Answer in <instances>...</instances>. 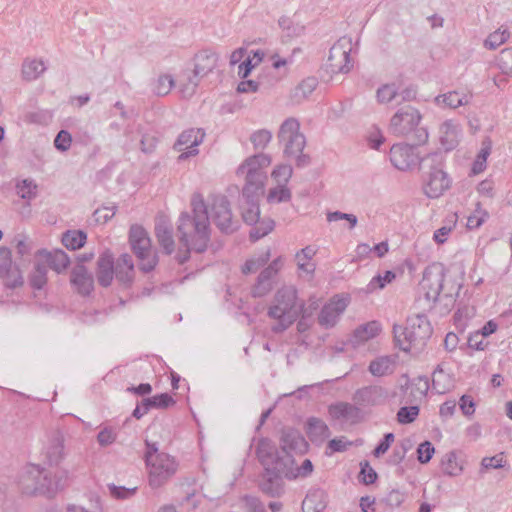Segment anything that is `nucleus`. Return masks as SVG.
I'll return each instance as SVG.
<instances>
[{"label":"nucleus","instance_id":"obj_1","mask_svg":"<svg viewBox=\"0 0 512 512\" xmlns=\"http://www.w3.org/2000/svg\"><path fill=\"white\" fill-rule=\"evenodd\" d=\"M192 207L193 214L182 213L178 221L179 240L185 248L176 255L179 264L189 259L191 250L198 253L206 250L210 241V218L223 233L230 234L237 229V221L233 220L229 201L224 196L213 198L210 216L202 198L194 197Z\"/></svg>","mask_w":512,"mask_h":512},{"label":"nucleus","instance_id":"obj_2","mask_svg":"<svg viewBox=\"0 0 512 512\" xmlns=\"http://www.w3.org/2000/svg\"><path fill=\"white\" fill-rule=\"evenodd\" d=\"M433 333L432 326L424 314L409 316L406 325L393 326L396 345L404 352L421 351Z\"/></svg>","mask_w":512,"mask_h":512},{"label":"nucleus","instance_id":"obj_3","mask_svg":"<svg viewBox=\"0 0 512 512\" xmlns=\"http://www.w3.org/2000/svg\"><path fill=\"white\" fill-rule=\"evenodd\" d=\"M289 452L278 451L273 443L268 439L259 440L256 448V456L264 467V473L260 482L261 490L270 495L278 496L281 493V479L278 466L280 460Z\"/></svg>","mask_w":512,"mask_h":512},{"label":"nucleus","instance_id":"obj_4","mask_svg":"<svg viewBox=\"0 0 512 512\" xmlns=\"http://www.w3.org/2000/svg\"><path fill=\"white\" fill-rule=\"evenodd\" d=\"M304 307L297 299V290L293 286L280 288L274 297V303L268 310V316L277 319L272 327L275 333H281L289 328L298 318Z\"/></svg>","mask_w":512,"mask_h":512},{"label":"nucleus","instance_id":"obj_5","mask_svg":"<svg viewBox=\"0 0 512 512\" xmlns=\"http://www.w3.org/2000/svg\"><path fill=\"white\" fill-rule=\"evenodd\" d=\"M145 445L144 458L148 470V483L151 488L158 489L176 474L178 463L171 455L160 452L157 443L146 440Z\"/></svg>","mask_w":512,"mask_h":512},{"label":"nucleus","instance_id":"obj_6","mask_svg":"<svg viewBox=\"0 0 512 512\" xmlns=\"http://www.w3.org/2000/svg\"><path fill=\"white\" fill-rule=\"evenodd\" d=\"M19 486L26 495L53 496L63 488L60 480L52 478L50 471L39 465L28 464L20 472Z\"/></svg>","mask_w":512,"mask_h":512},{"label":"nucleus","instance_id":"obj_7","mask_svg":"<svg viewBox=\"0 0 512 512\" xmlns=\"http://www.w3.org/2000/svg\"><path fill=\"white\" fill-rule=\"evenodd\" d=\"M277 138L283 146V153L288 158H295L298 167L310 163V157L303 154L306 145L305 136L300 132V123L295 118H287L280 126Z\"/></svg>","mask_w":512,"mask_h":512},{"label":"nucleus","instance_id":"obj_8","mask_svg":"<svg viewBox=\"0 0 512 512\" xmlns=\"http://www.w3.org/2000/svg\"><path fill=\"white\" fill-rule=\"evenodd\" d=\"M218 55L211 50H202L194 56V68L180 76V91L185 98L193 96L200 81L217 66Z\"/></svg>","mask_w":512,"mask_h":512},{"label":"nucleus","instance_id":"obj_9","mask_svg":"<svg viewBox=\"0 0 512 512\" xmlns=\"http://www.w3.org/2000/svg\"><path fill=\"white\" fill-rule=\"evenodd\" d=\"M129 241L133 252L140 260V270L145 273L152 271L158 263V256L151 248V239L147 231L139 225H132Z\"/></svg>","mask_w":512,"mask_h":512},{"label":"nucleus","instance_id":"obj_10","mask_svg":"<svg viewBox=\"0 0 512 512\" xmlns=\"http://www.w3.org/2000/svg\"><path fill=\"white\" fill-rule=\"evenodd\" d=\"M396 395L395 391H390L388 388L379 385L372 384L363 386L357 389L352 400L355 404L362 408H372L385 405Z\"/></svg>","mask_w":512,"mask_h":512},{"label":"nucleus","instance_id":"obj_11","mask_svg":"<svg viewBox=\"0 0 512 512\" xmlns=\"http://www.w3.org/2000/svg\"><path fill=\"white\" fill-rule=\"evenodd\" d=\"M422 116L416 108L405 106L400 108L390 120V130L396 136H407L419 125Z\"/></svg>","mask_w":512,"mask_h":512},{"label":"nucleus","instance_id":"obj_12","mask_svg":"<svg viewBox=\"0 0 512 512\" xmlns=\"http://www.w3.org/2000/svg\"><path fill=\"white\" fill-rule=\"evenodd\" d=\"M205 132L201 128H190L183 131L174 144V149L180 151L179 161H185L189 157L199 153L197 147L203 142Z\"/></svg>","mask_w":512,"mask_h":512},{"label":"nucleus","instance_id":"obj_13","mask_svg":"<svg viewBox=\"0 0 512 512\" xmlns=\"http://www.w3.org/2000/svg\"><path fill=\"white\" fill-rule=\"evenodd\" d=\"M389 156L392 165L401 171L416 167L421 160L414 146L406 143L394 144L390 149Z\"/></svg>","mask_w":512,"mask_h":512},{"label":"nucleus","instance_id":"obj_14","mask_svg":"<svg viewBox=\"0 0 512 512\" xmlns=\"http://www.w3.org/2000/svg\"><path fill=\"white\" fill-rule=\"evenodd\" d=\"M328 414L334 421L355 425L364 420L361 407L355 402H336L328 406Z\"/></svg>","mask_w":512,"mask_h":512},{"label":"nucleus","instance_id":"obj_15","mask_svg":"<svg viewBox=\"0 0 512 512\" xmlns=\"http://www.w3.org/2000/svg\"><path fill=\"white\" fill-rule=\"evenodd\" d=\"M347 297L335 295L321 309L318 323L325 329L334 327L348 306Z\"/></svg>","mask_w":512,"mask_h":512},{"label":"nucleus","instance_id":"obj_16","mask_svg":"<svg viewBox=\"0 0 512 512\" xmlns=\"http://www.w3.org/2000/svg\"><path fill=\"white\" fill-rule=\"evenodd\" d=\"M350 43L339 40L331 48L328 57V67L333 73H347L352 67Z\"/></svg>","mask_w":512,"mask_h":512},{"label":"nucleus","instance_id":"obj_17","mask_svg":"<svg viewBox=\"0 0 512 512\" xmlns=\"http://www.w3.org/2000/svg\"><path fill=\"white\" fill-rule=\"evenodd\" d=\"M238 175L245 177V185L242 191V198L260 197L263 194L264 181L266 173L264 171L255 170V168H244L242 164L238 170Z\"/></svg>","mask_w":512,"mask_h":512},{"label":"nucleus","instance_id":"obj_18","mask_svg":"<svg viewBox=\"0 0 512 512\" xmlns=\"http://www.w3.org/2000/svg\"><path fill=\"white\" fill-rule=\"evenodd\" d=\"M445 273L443 268L426 269L421 281V287L425 291V298L435 302L443 288Z\"/></svg>","mask_w":512,"mask_h":512},{"label":"nucleus","instance_id":"obj_19","mask_svg":"<svg viewBox=\"0 0 512 512\" xmlns=\"http://www.w3.org/2000/svg\"><path fill=\"white\" fill-rule=\"evenodd\" d=\"M294 462L290 453L284 455V459L280 460L278 471H280L281 486L283 485V477L288 479L305 478L313 472V464L309 459H305L299 467H294Z\"/></svg>","mask_w":512,"mask_h":512},{"label":"nucleus","instance_id":"obj_20","mask_svg":"<svg viewBox=\"0 0 512 512\" xmlns=\"http://www.w3.org/2000/svg\"><path fill=\"white\" fill-rule=\"evenodd\" d=\"M451 181L441 168H433L424 186V192L429 198H438L450 187Z\"/></svg>","mask_w":512,"mask_h":512},{"label":"nucleus","instance_id":"obj_21","mask_svg":"<svg viewBox=\"0 0 512 512\" xmlns=\"http://www.w3.org/2000/svg\"><path fill=\"white\" fill-rule=\"evenodd\" d=\"M70 282L82 296H89L94 289L93 275L83 264H77L72 268Z\"/></svg>","mask_w":512,"mask_h":512},{"label":"nucleus","instance_id":"obj_22","mask_svg":"<svg viewBox=\"0 0 512 512\" xmlns=\"http://www.w3.org/2000/svg\"><path fill=\"white\" fill-rule=\"evenodd\" d=\"M0 275L7 277L6 284L15 288L23 284V277L18 269L13 268L10 250L4 247L0 248Z\"/></svg>","mask_w":512,"mask_h":512},{"label":"nucleus","instance_id":"obj_23","mask_svg":"<svg viewBox=\"0 0 512 512\" xmlns=\"http://www.w3.org/2000/svg\"><path fill=\"white\" fill-rule=\"evenodd\" d=\"M115 275L113 255L106 251L97 260L96 277L98 283L103 287L111 285Z\"/></svg>","mask_w":512,"mask_h":512},{"label":"nucleus","instance_id":"obj_24","mask_svg":"<svg viewBox=\"0 0 512 512\" xmlns=\"http://www.w3.org/2000/svg\"><path fill=\"white\" fill-rule=\"evenodd\" d=\"M155 236L159 245L164 249L165 253L170 255L175 250V242L173 238L172 225L165 218L157 220L155 225Z\"/></svg>","mask_w":512,"mask_h":512},{"label":"nucleus","instance_id":"obj_25","mask_svg":"<svg viewBox=\"0 0 512 512\" xmlns=\"http://www.w3.org/2000/svg\"><path fill=\"white\" fill-rule=\"evenodd\" d=\"M115 277L120 285L129 287L134 281V264L129 254H122L116 262Z\"/></svg>","mask_w":512,"mask_h":512},{"label":"nucleus","instance_id":"obj_26","mask_svg":"<svg viewBox=\"0 0 512 512\" xmlns=\"http://www.w3.org/2000/svg\"><path fill=\"white\" fill-rule=\"evenodd\" d=\"M439 133L441 145L445 150L450 151L454 149L459 142L461 128L455 121L446 120L441 124Z\"/></svg>","mask_w":512,"mask_h":512},{"label":"nucleus","instance_id":"obj_27","mask_svg":"<svg viewBox=\"0 0 512 512\" xmlns=\"http://www.w3.org/2000/svg\"><path fill=\"white\" fill-rule=\"evenodd\" d=\"M397 364L396 355H384L373 359L368 366V371L374 377H384L394 373Z\"/></svg>","mask_w":512,"mask_h":512},{"label":"nucleus","instance_id":"obj_28","mask_svg":"<svg viewBox=\"0 0 512 512\" xmlns=\"http://www.w3.org/2000/svg\"><path fill=\"white\" fill-rule=\"evenodd\" d=\"M472 94L460 91H449L438 95L434 101L439 107L456 109L468 105L471 102Z\"/></svg>","mask_w":512,"mask_h":512},{"label":"nucleus","instance_id":"obj_29","mask_svg":"<svg viewBox=\"0 0 512 512\" xmlns=\"http://www.w3.org/2000/svg\"><path fill=\"white\" fill-rule=\"evenodd\" d=\"M307 434L312 442L321 444L330 437L331 431L322 419L310 417L307 420Z\"/></svg>","mask_w":512,"mask_h":512},{"label":"nucleus","instance_id":"obj_30","mask_svg":"<svg viewBox=\"0 0 512 512\" xmlns=\"http://www.w3.org/2000/svg\"><path fill=\"white\" fill-rule=\"evenodd\" d=\"M381 332V325L377 321H370L359 325L352 334L351 342L354 346L375 338Z\"/></svg>","mask_w":512,"mask_h":512},{"label":"nucleus","instance_id":"obj_31","mask_svg":"<svg viewBox=\"0 0 512 512\" xmlns=\"http://www.w3.org/2000/svg\"><path fill=\"white\" fill-rule=\"evenodd\" d=\"M327 505V495L322 489H312L302 502L304 512H322Z\"/></svg>","mask_w":512,"mask_h":512},{"label":"nucleus","instance_id":"obj_32","mask_svg":"<svg viewBox=\"0 0 512 512\" xmlns=\"http://www.w3.org/2000/svg\"><path fill=\"white\" fill-rule=\"evenodd\" d=\"M453 386L452 377L439 364L432 374V389L438 394H444Z\"/></svg>","mask_w":512,"mask_h":512},{"label":"nucleus","instance_id":"obj_33","mask_svg":"<svg viewBox=\"0 0 512 512\" xmlns=\"http://www.w3.org/2000/svg\"><path fill=\"white\" fill-rule=\"evenodd\" d=\"M376 100L381 105H400L398 87L395 83L381 85L376 91Z\"/></svg>","mask_w":512,"mask_h":512},{"label":"nucleus","instance_id":"obj_34","mask_svg":"<svg viewBox=\"0 0 512 512\" xmlns=\"http://www.w3.org/2000/svg\"><path fill=\"white\" fill-rule=\"evenodd\" d=\"M316 254V249L313 246H306L295 254V261L299 270L313 274L315 271V264L311 262Z\"/></svg>","mask_w":512,"mask_h":512},{"label":"nucleus","instance_id":"obj_35","mask_svg":"<svg viewBox=\"0 0 512 512\" xmlns=\"http://www.w3.org/2000/svg\"><path fill=\"white\" fill-rule=\"evenodd\" d=\"M259 198H243L242 217L248 225L257 224L260 217Z\"/></svg>","mask_w":512,"mask_h":512},{"label":"nucleus","instance_id":"obj_36","mask_svg":"<svg viewBox=\"0 0 512 512\" xmlns=\"http://www.w3.org/2000/svg\"><path fill=\"white\" fill-rule=\"evenodd\" d=\"M64 456L63 437L59 432L53 434L46 447V457L51 464H58Z\"/></svg>","mask_w":512,"mask_h":512},{"label":"nucleus","instance_id":"obj_37","mask_svg":"<svg viewBox=\"0 0 512 512\" xmlns=\"http://www.w3.org/2000/svg\"><path fill=\"white\" fill-rule=\"evenodd\" d=\"M305 443L304 438L296 430H284L281 436V450L289 452V450L300 449Z\"/></svg>","mask_w":512,"mask_h":512},{"label":"nucleus","instance_id":"obj_38","mask_svg":"<svg viewBox=\"0 0 512 512\" xmlns=\"http://www.w3.org/2000/svg\"><path fill=\"white\" fill-rule=\"evenodd\" d=\"M511 33L503 26L490 33L484 41V47L489 50H496L510 38Z\"/></svg>","mask_w":512,"mask_h":512},{"label":"nucleus","instance_id":"obj_39","mask_svg":"<svg viewBox=\"0 0 512 512\" xmlns=\"http://www.w3.org/2000/svg\"><path fill=\"white\" fill-rule=\"evenodd\" d=\"M318 81L314 77H308L299 83L293 91L292 98L296 102L306 99L317 87Z\"/></svg>","mask_w":512,"mask_h":512},{"label":"nucleus","instance_id":"obj_40","mask_svg":"<svg viewBox=\"0 0 512 512\" xmlns=\"http://www.w3.org/2000/svg\"><path fill=\"white\" fill-rule=\"evenodd\" d=\"M46 261L49 267L57 273L64 271L69 265V258L63 250L47 253Z\"/></svg>","mask_w":512,"mask_h":512},{"label":"nucleus","instance_id":"obj_41","mask_svg":"<svg viewBox=\"0 0 512 512\" xmlns=\"http://www.w3.org/2000/svg\"><path fill=\"white\" fill-rule=\"evenodd\" d=\"M441 467L443 473L449 476H458L463 471L462 464L458 461L455 452H449L443 457Z\"/></svg>","mask_w":512,"mask_h":512},{"label":"nucleus","instance_id":"obj_42","mask_svg":"<svg viewBox=\"0 0 512 512\" xmlns=\"http://www.w3.org/2000/svg\"><path fill=\"white\" fill-rule=\"evenodd\" d=\"M45 70L46 67L41 60L25 61L22 65L23 78L28 81L37 79Z\"/></svg>","mask_w":512,"mask_h":512},{"label":"nucleus","instance_id":"obj_43","mask_svg":"<svg viewBox=\"0 0 512 512\" xmlns=\"http://www.w3.org/2000/svg\"><path fill=\"white\" fill-rule=\"evenodd\" d=\"M86 238L87 236L83 231H67L62 236V243L68 249L77 250L85 244Z\"/></svg>","mask_w":512,"mask_h":512},{"label":"nucleus","instance_id":"obj_44","mask_svg":"<svg viewBox=\"0 0 512 512\" xmlns=\"http://www.w3.org/2000/svg\"><path fill=\"white\" fill-rule=\"evenodd\" d=\"M16 193L24 200L30 201L37 196V184L32 179H23L16 184Z\"/></svg>","mask_w":512,"mask_h":512},{"label":"nucleus","instance_id":"obj_45","mask_svg":"<svg viewBox=\"0 0 512 512\" xmlns=\"http://www.w3.org/2000/svg\"><path fill=\"white\" fill-rule=\"evenodd\" d=\"M280 28L288 37H298L304 33L305 27L300 23L293 22L289 17L283 16L278 21Z\"/></svg>","mask_w":512,"mask_h":512},{"label":"nucleus","instance_id":"obj_46","mask_svg":"<svg viewBox=\"0 0 512 512\" xmlns=\"http://www.w3.org/2000/svg\"><path fill=\"white\" fill-rule=\"evenodd\" d=\"M429 380L425 376H419L411 382V396L414 400L422 399L429 390Z\"/></svg>","mask_w":512,"mask_h":512},{"label":"nucleus","instance_id":"obj_47","mask_svg":"<svg viewBox=\"0 0 512 512\" xmlns=\"http://www.w3.org/2000/svg\"><path fill=\"white\" fill-rule=\"evenodd\" d=\"M174 86V79L171 75H160L153 85V93L157 96L167 95Z\"/></svg>","mask_w":512,"mask_h":512},{"label":"nucleus","instance_id":"obj_48","mask_svg":"<svg viewBox=\"0 0 512 512\" xmlns=\"http://www.w3.org/2000/svg\"><path fill=\"white\" fill-rule=\"evenodd\" d=\"M272 139L271 131L267 129H260L253 132L250 136V141L255 150H263L270 143Z\"/></svg>","mask_w":512,"mask_h":512},{"label":"nucleus","instance_id":"obj_49","mask_svg":"<svg viewBox=\"0 0 512 512\" xmlns=\"http://www.w3.org/2000/svg\"><path fill=\"white\" fill-rule=\"evenodd\" d=\"M47 282V266L37 263L30 277V283L35 289H42Z\"/></svg>","mask_w":512,"mask_h":512},{"label":"nucleus","instance_id":"obj_50","mask_svg":"<svg viewBox=\"0 0 512 512\" xmlns=\"http://www.w3.org/2000/svg\"><path fill=\"white\" fill-rule=\"evenodd\" d=\"M291 199V191L285 185H278L269 190L267 200L270 203L288 202Z\"/></svg>","mask_w":512,"mask_h":512},{"label":"nucleus","instance_id":"obj_51","mask_svg":"<svg viewBox=\"0 0 512 512\" xmlns=\"http://www.w3.org/2000/svg\"><path fill=\"white\" fill-rule=\"evenodd\" d=\"M395 274L392 271H386L384 275H377L371 279L367 285V292H374L377 289L384 288L388 283L392 282Z\"/></svg>","mask_w":512,"mask_h":512},{"label":"nucleus","instance_id":"obj_52","mask_svg":"<svg viewBox=\"0 0 512 512\" xmlns=\"http://www.w3.org/2000/svg\"><path fill=\"white\" fill-rule=\"evenodd\" d=\"M269 257H270V253H269V251H267V252L261 254L257 258H251V259L247 260L246 263L244 264V266L242 267V272L244 274L256 272L258 269H260L262 266H264L268 262Z\"/></svg>","mask_w":512,"mask_h":512},{"label":"nucleus","instance_id":"obj_53","mask_svg":"<svg viewBox=\"0 0 512 512\" xmlns=\"http://www.w3.org/2000/svg\"><path fill=\"white\" fill-rule=\"evenodd\" d=\"M498 67L503 74L512 77V48H505L500 52Z\"/></svg>","mask_w":512,"mask_h":512},{"label":"nucleus","instance_id":"obj_54","mask_svg":"<svg viewBox=\"0 0 512 512\" xmlns=\"http://www.w3.org/2000/svg\"><path fill=\"white\" fill-rule=\"evenodd\" d=\"M419 415L418 406H404L401 407L397 412V421L400 424L412 423Z\"/></svg>","mask_w":512,"mask_h":512},{"label":"nucleus","instance_id":"obj_55","mask_svg":"<svg viewBox=\"0 0 512 512\" xmlns=\"http://www.w3.org/2000/svg\"><path fill=\"white\" fill-rule=\"evenodd\" d=\"M270 163V156L264 153H260L248 158L243 164L244 168H247L249 166L255 168V170L263 171V169L265 167H268Z\"/></svg>","mask_w":512,"mask_h":512},{"label":"nucleus","instance_id":"obj_56","mask_svg":"<svg viewBox=\"0 0 512 512\" xmlns=\"http://www.w3.org/2000/svg\"><path fill=\"white\" fill-rule=\"evenodd\" d=\"M406 495L399 489H392L383 499L384 503L390 508H398L405 501Z\"/></svg>","mask_w":512,"mask_h":512},{"label":"nucleus","instance_id":"obj_57","mask_svg":"<svg viewBox=\"0 0 512 512\" xmlns=\"http://www.w3.org/2000/svg\"><path fill=\"white\" fill-rule=\"evenodd\" d=\"M435 452L434 446L429 441L422 442L417 448V459L420 463H428Z\"/></svg>","mask_w":512,"mask_h":512},{"label":"nucleus","instance_id":"obj_58","mask_svg":"<svg viewBox=\"0 0 512 512\" xmlns=\"http://www.w3.org/2000/svg\"><path fill=\"white\" fill-rule=\"evenodd\" d=\"M283 265V261L281 257H278L277 259L273 260L272 263L266 267L261 273L259 274V278L272 282V279L276 276L278 271L281 269Z\"/></svg>","mask_w":512,"mask_h":512},{"label":"nucleus","instance_id":"obj_59","mask_svg":"<svg viewBox=\"0 0 512 512\" xmlns=\"http://www.w3.org/2000/svg\"><path fill=\"white\" fill-rule=\"evenodd\" d=\"M116 209V206H103L98 208L93 214L95 221L105 224L115 215Z\"/></svg>","mask_w":512,"mask_h":512},{"label":"nucleus","instance_id":"obj_60","mask_svg":"<svg viewBox=\"0 0 512 512\" xmlns=\"http://www.w3.org/2000/svg\"><path fill=\"white\" fill-rule=\"evenodd\" d=\"M351 442L347 441L345 437L334 438L328 442L326 454L330 455L335 452H344L347 450Z\"/></svg>","mask_w":512,"mask_h":512},{"label":"nucleus","instance_id":"obj_61","mask_svg":"<svg viewBox=\"0 0 512 512\" xmlns=\"http://www.w3.org/2000/svg\"><path fill=\"white\" fill-rule=\"evenodd\" d=\"M71 142H72V137H71L70 133L66 130H61L55 137L54 145L58 150L64 152L70 148Z\"/></svg>","mask_w":512,"mask_h":512},{"label":"nucleus","instance_id":"obj_62","mask_svg":"<svg viewBox=\"0 0 512 512\" xmlns=\"http://www.w3.org/2000/svg\"><path fill=\"white\" fill-rule=\"evenodd\" d=\"M292 173H293V169H292V167L290 165L282 164V165L277 166L273 170L272 176L278 182L283 181L284 183H287L289 181V179L291 178Z\"/></svg>","mask_w":512,"mask_h":512},{"label":"nucleus","instance_id":"obj_63","mask_svg":"<svg viewBox=\"0 0 512 512\" xmlns=\"http://www.w3.org/2000/svg\"><path fill=\"white\" fill-rule=\"evenodd\" d=\"M361 481L366 484H373L377 479V473L375 470L369 465L367 461L361 463V471H360Z\"/></svg>","mask_w":512,"mask_h":512},{"label":"nucleus","instance_id":"obj_64","mask_svg":"<svg viewBox=\"0 0 512 512\" xmlns=\"http://www.w3.org/2000/svg\"><path fill=\"white\" fill-rule=\"evenodd\" d=\"M487 216H488V214L478 207L475 210V212L468 217V219H467V227L469 229L479 228L483 224V222L485 221V218Z\"/></svg>","mask_w":512,"mask_h":512}]
</instances>
